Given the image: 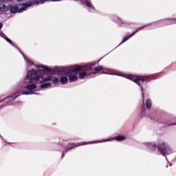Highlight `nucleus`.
<instances>
[{
    "mask_svg": "<svg viewBox=\"0 0 176 176\" xmlns=\"http://www.w3.org/2000/svg\"><path fill=\"white\" fill-rule=\"evenodd\" d=\"M70 69L71 67L65 68L60 75V78L52 77L53 79H58V80L56 84L54 83V85H58L60 82L61 85H67L68 83V78L71 82H76L78 79V76L74 75V72H71Z\"/></svg>",
    "mask_w": 176,
    "mask_h": 176,
    "instance_id": "f03ea898",
    "label": "nucleus"
},
{
    "mask_svg": "<svg viewBox=\"0 0 176 176\" xmlns=\"http://www.w3.org/2000/svg\"><path fill=\"white\" fill-rule=\"evenodd\" d=\"M94 63H91L89 65H85L82 66H70V72H73V74L74 75H76V76H78V74L79 79H85V78H86V75H87V71H93L91 67H94Z\"/></svg>",
    "mask_w": 176,
    "mask_h": 176,
    "instance_id": "7ed1b4c3",
    "label": "nucleus"
},
{
    "mask_svg": "<svg viewBox=\"0 0 176 176\" xmlns=\"http://www.w3.org/2000/svg\"><path fill=\"white\" fill-rule=\"evenodd\" d=\"M141 89H142V91H143V90H144V89H143L142 87H141Z\"/></svg>",
    "mask_w": 176,
    "mask_h": 176,
    "instance_id": "a211bd4d",
    "label": "nucleus"
},
{
    "mask_svg": "<svg viewBox=\"0 0 176 176\" xmlns=\"http://www.w3.org/2000/svg\"><path fill=\"white\" fill-rule=\"evenodd\" d=\"M51 86H52V84L48 82V83H45L41 85L40 87H41V89H47V87H50Z\"/></svg>",
    "mask_w": 176,
    "mask_h": 176,
    "instance_id": "4468645a",
    "label": "nucleus"
},
{
    "mask_svg": "<svg viewBox=\"0 0 176 176\" xmlns=\"http://www.w3.org/2000/svg\"><path fill=\"white\" fill-rule=\"evenodd\" d=\"M146 108H151L152 107V101H151L149 99H147L146 100Z\"/></svg>",
    "mask_w": 176,
    "mask_h": 176,
    "instance_id": "2eb2a0df",
    "label": "nucleus"
},
{
    "mask_svg": "<svg viewBox=\"0 0 176 176\" xmlns=\"http://www.w3.org/2000/svg\"><path fill=\"white\" fill-rule=\"evenodd\" d=\"M124 141L126 140V137L123 135H118L114 138H110L107 140L97 141V142H81V143H71L70 145L72 148H76V146H80L81 145H87V144H98V142H107L108 141Z\"/></svg>",
    "mask_w": 176,
    "mask_h": 176,
    "instance_id": "423d86ee",
    "label": "nucleus"
},
{
    "mask_svg": "<svg viewBox=\"0 0 176 176\" xmlns=\"http://www.w3.org/2000/svg\"><path fill=\"white\" fill-rule=\"evenodd\" d=\"M117 76H122V78H126V79H129V80H133L135 83H137L139 86H141V83L140 82H150L151 78L149 76H134L131 74H126L123 73L114 74Z\"/></svg>",
    "mask_w": 176,
    "mask_h": 176,
    "instance_id": "39448f33",
    "label": "nucleus"
},
{
    "mask_svg": "<svg viewBox=\"0 0 176 176\" xmlns=\"http://www.w3.org/2000/svg\"><path fill=\"white\" fill-rule=\"evenodd\" d=\"M157 149L159 152H160L163 156H166V155H169L171 153V148L168 146V144H166V142H162L158 146Z\"/></svg>",
    "mask_w": 176,
    "mask_h": 176,
    "instance_id": "0eeeda50",
    "label": "nucleus"
},
{
    "mask_svg": "<svg viewBox=\"0 0 176 176\" xmlns=\"http://www.w3.org/2000/svg\"><path fill=\"white\" fill-rule=\"evenodd\" d=\"M35 67L37 69L28 71L26 78L23 81L24 85H25V89L29 91L25 92L18 91L16 93L12 94V96L7 98L8 100H10V102L14 101L19 96H32L34 94H38L36 92L32 91L36 89V85L34 83H43V82H50V80H52L53 83H58V78H53V76H47L45 74V71H50L47 66L38 65H35Z\"/></svg>",
    "mask_w": 176,
    "mask_h": 176,
    "instance_id": "f257e3e1",
    "label": "nucleus"
},
{
    "mask_svg": "<svg viewBox=\"0 0 176 176\" xmlns=\"http://www.w3.org/2000/svg\"><path fill=\"white\" fill-rule=\"evenodd\" d=\"M36 5L35 3V0H31L26 3L19 4L18 6H11L10 7V12L11 13H23V12H25L28 8H31V6H34Z\"/></svg>",
    "mask_w": 176,
    "mask_h": 176,
    "instance_id": "20e7f679",
    "label": "nucleus"
},
{
    "mask_svg": "<svg viewBox=\"0 0 176 176\" xmlns=\"http://www.w3.org/2000/svg\"><path fill=\"white\" fill-rule=\"evenodd\" d=\"M175 20H176V19Z\"/></svg>",
    "mask_w": 176,
    "mask_h": 176,
    "instance_id": "6ab92c4d",
    "label": "nucleus"
},
{
    "mask_svg": "<svg viewBox=\"0 0 176 176\" xmlns=\"http://www.w3.org/2000/svg\"><path fill=\"white\" fill-rule=\"evenodd\" d=\"M65 153V152L63 153V155L62 156H64V154Z\"/></svg>",
    "mask_w": 176,
    "mask_h": 176,
    "instance_id": "dca6fc26",
    "label": "nucleus"
},
{
    "mask_svg": "<svg viewBox=\"0 0 176 176\" xmlns=\"http://www.w3.org/2000/svg\"><path fill=\"white\" fill-rule=\"evenodd\" d=\"M9 7L5 5V0H0V12H8Z\"/></svg>",
    "mask_w": 176,
    "mask_h": 176,
    "instance_id": "6e6552de",
    "label": "nucleus"
},
{
    "mask_svg": "<svg viewBox=\"0 0 176 176\" xmlns=\"http://www.w3.org/2000/svg\"><path fill=\"white\" fill-rule=\"evenodd\" d=\"M27 64L28 65H35V64L34 63V61H32L31 59L28 58V57L23 56Z\"/></svg>",
    "mask_w": 176,
    "mask_h": 176,
    "instance_id": "f8f14e48",
    "label": "nucleus"
},
{
    "mask_svg": "<svg viewBox=\"0 0 176 176\" xmlns=\"http://www.w3.org/2000/svg\"><path fill=\"white\" fill-rule=\"evenodd\" d=\"M142 28H144V27L139 28V29L137 31H135V32L132 33L131 35L125 36L124 38L122 43H124V42H126V41H129V39H130V38H131V36H133V35H135V34H137V32H138V31H140V30H142Z\"/></svg>",
    "mask_w": 176,
    "mask_h": 176,
    "instance_id": "9b49d317",
    "label": "nucleus"
},
{
    "mask_svg": "<svg viewBox=\"0 0 176 176\" xmlns=\"http://www.w3.org/2000/svg\"><path fill=\"white\" fill-rule=\"evenodd\" d=\"M103 69H104V67H102V66L96 67L95 72H93V74H98V72H100V71H102Z\"/></svg>",
    "mask_w": 176,
    "mask_h": 176,
    "instance_id": "ddd939ff",
    "label": "nucleus"
},
{
    "mask_svg": "<svg viewBox=\"0 0 176 176\" xmlns=\"http://www.w3.org/2000/svg\"><path fill=\"white\" fill-rule=\"evenodd\" d=\"M2 27H3V24L0 22V30H2ZM0 36H1V38H4V39H6L7 42H8V43H10V45L13 46V43H12V40L9 39V38H7L5 34H3V32H2L1 31H0Z\"/></svg>",
    "mask_w": 176,
    "mask_h": 176,
    "instance_id": "1a4fd4ad",
    "label": "nucleus"
},
{
    "mask_svg": "<svg viewBox=\"0 0 176 176\" xmlns=\"http://www.w3.org/2000/svg\"><path fill=\"white\" fill-rule=\"evenodd\" d=\"M144 145L148 146V148H149V149H151L152 151H155V149L156 148V143L155 142H145L144 143Z\"/></svg>",
    "mask_w": 176,
    "mask_h": 176,
    "instance_id": "9d476101",
    "label": "nucleus"
},
{
    "mask_svg": "<svg viewBox=\"0 0 176 176\" xmlns=\"http://www.w3.org/2000/svg\"><path fill=\"white\" fill-rule=\"evenodd\" d=\"M17 1V2H20V0H16Z\"/></svg>",
    "mask_w": 176,
    "mask_h": 176,
    "instance_id": "f3484780",
    "label": "nucleus"
}]
</instances>
